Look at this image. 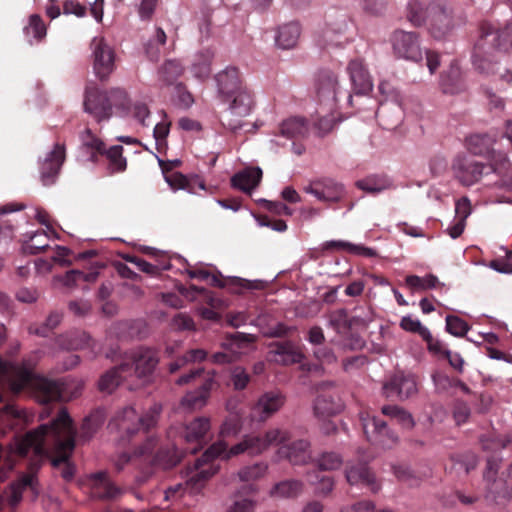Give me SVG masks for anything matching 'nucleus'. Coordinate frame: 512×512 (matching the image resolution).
<instances>
[{"label":"nucleus","instance_id":"f257e3e1","mask_svg":"<svg viewBox=\"0 0 512 512\" xmlns=\"http://www.w3.org/2000/svg\"><path fill=\"white\" fill-rule=\"evenodd\" d=\"M35 362L25 359L21 363H13L0 359V375L4 377L9 390L19 394L29 389L41 403L54 400L67 401L77 397L83 382L79 380L55 381L34 373Z\"/></svg>","mask_w":512,"mask_h":512},{"label":"nucleus","instance_id":"f03ea898","mask_svg":"<svg viewBox=\"0 0 512 512\" xmlns=\"http://www.w3.org/2000/svg\"><path fill=\"white\" fill-rule=\"evenodd\" d=\"M512 52V23L501 31H493L491 27L483 28L480 39L475 44L473 66L481 74H500V78L511 82L512 72L503 67L501 73L499 61L506 60Z\"/></svg>","mask_w":512,"mask_h":512},{"label":"nucleus","instance_id":"7ed1b4c3","mask_svg":"<svg viewBox=\"0 0 512 512\" xmlns=\"http://www.w3.org/2000/svg\"><path fill=\"white\" fill-rule=\"evenodd\" d=\"M245 452L247 453V449L244 440L230 449L227 448V444L223 441L212 444L202 457L195 461L193 467H189L185 471V490L190 494H195L204 487L206 481L218 470V467L212 463L214 459H229Z\"/></svg>","mask_w":512,"mask_h":512},{"label":"nucleus","instance_id":"20e7f679","mask_svg":"<svg viewBox=\"0 0 512 512\" xmlns=\"http://www.w3.org/2000/svg\"><path fill=\"white\" fill-rule=\"evenodd\" d=\"M161 413V405L154 404L142 416H139L133 407H125L117 412L109 422V429L123 441L130 439L140 431L154 427Z\"/></svg>","mask_w":512,"mask_h":512},{"label":"nucleus","instance_id":"39448f33","mask_svg":"<svg viewBox=\"0 0 512 512\" xmlns=\"http://www.w3.org/2000/svg\"><path fill=\"white\" fill-rule=\"evenodd\" d=\"M158 363V352L149 347H136L120 356V370L129 378L148 380Z\"/></svg>","mask_w":512,"mask_h":512},{"label":"nucleus","instance_id":"423d86ee","mask_svg":"<svg viewBox=\"0 0 512 512\" xmlns=\"http://www.w3.org/2000/svg\"><path fill=\"white\" fill-rule=\"evenodd\" d=\"M389 42L392 54L398 60L418 63L424 58L420 36L414 31L394 30L390 35Z\"/></svg>","mask_w":512,"mask_h":512},{"label":"nucleus","instance_id":"0eeeda50","mask_svg":"<svg viewBox=\"0 0 512 512\" xmlns=\"http://www.w3.org/2000/svg\"><path fill=\"white\" fill-rule=\"evenodd\" d=\"M428 11V30L431 36L437 40L446 38L461 24L444 0L429 3Z\"/></svg>","mask_w":512,"mask_h":512},{"label":"nucleus","instance_id":"6e6552de","mask_svg":"<svg viewBox=\"0 0 512 512\" xmlns=\"http://www.w3.org/2000/svg\"><path fill=\"white\" fill-rule=\"evenodd\" d=\"M226 103L227 111L223 118V124L231 131H237L243 127L242 119L248 116L254 106V100L247 88L240 89L229 99L222 100Z\"/></svg>","mask_w":512,"mask_h":512},{"label":"nucleus","instance_id":"1a4fd4ad","mask_svg":"<svg viewBox=\"0 0 512 512\" xmlns=\"http://www.w3.org/2000/svg\"><path fill=\"white\" fill-rule=\"evenodd\" d=\"M452 170L455 178L464 186H471L480 181L484 174L498 172L495 163L485 165L467 155H457L452 163Z\"/></svg>","mask_w":512,"mask_h":512},{"label":"nucleus","instance_id":"9d476101","mask_svg":"<svg viewBox=\"0 0 512 512\" xmlns=\"http://www.w3.org/2000/svg\"><path fill=\"white\" fill-rule=\"evenodd\" d=\"M111 97L121 115L135 120L142 126H147L146 120L150 117V109L142 100H131L127 92L121 88L111 89Z\"/></svg>","mask_w":512,"mask_h":512},{"label":"nucleus","instance_id":"9b49d317","mask_svg":"<svg viewBox=\"0 0 512 512\" xmlns=\"http://www.w3.org/2000/svg\"><path fill=\"white\" fill-rule=\"evenodd\" d=\"M93 70L96 76L107 79L115 68V52L104 37L96 36L91 41Z\"/></svg>","mask_w":512,"mask_h":512},{"label":"nucleus","instance_id":"f8f14e48","mask_svg":"<svg viewBox=\"0 0 512 512\" xmlns=\"http://www.w3.org/2000/svg\"><path fill=\"white\" fill-rule=\"evenodd\" d=\"M316 93L321 109L333 112L337 108L338 95L342 93L338 77L332 71H321L316 81Z\"/></svg>","mask_w":512,"mask_h":512},{"label":"nucleus","instance_id":"ddd939ff","mask_svg":"<svg viewBox=\"0 0 512 512\" xmlns=\"http://www.w3.org/2000/svg\"><path fill=\"white\" fill-rule=\"evenodd\" d=\"M256 340V336L253 334H246L242 332H236L227 336L225 341L222 343V347L227 352H217L212 355L211 359L216 364H226L235 361L243 354V348L253 343Z\"/></svg>","mask_w":512,"mask_h":512},{"label":"nucleus","instance_id":"4468645a","mask_svg":"<svg viewBox=\"0 0 512 512\" xmlns=\"http://www.w3.org/2000/svg\"><path fill=\"white\" fill-rule=\"evenodd\" d=\"M111 101H113L111 91L107 93L97 88L87 89L84 100L85 112L98 122L107 120L112 115Z\"/></svg>","mask_w":512,"mask_h":512},{"label":"nucleus","instance_id":"2eb2a0df","mask_svg":"<svg viewBox=\"0 0 512 512\" xmlns=\"http://www.w3.org/2000/svg\"><path fill=\"white\" fill-rule=\"evenodd\" d=\"M290 432L286 429L272 428L269 429L264 436H245L243 438L247 453L250 455H258L267 450L270 446L282 444L289 441Z\"/></svg>","mask_w":512,"mask_h":512},{"label":"nucleus","instance_id":"dca6fc26","mask_svg":"<svg viewBox=\"0 0 512 512\" xmlns=\"http://www.w3.org/2000/svg\"><path fill=\"white\" fill-rule=\"evenodd\" d=\"M362 425L367 439L382 447H391L398 442V436L387 424L376 417H362Z\"/></svg>","mask_w":512,"mask_h":512},{"label":"nucleus","instance_id":"f3484780","mask_svg":"<svg viewBox=\"0 0 512 512\" xmlns=\"http://www.w3.org/2000/svg\"><path fill=\"white\" fill-rule=\"evenodd\" d=\"M285 404V397L279 391L262 394L251 409L252 420L264 422L277 413Z\"/></svg>","mask_w":512,"mask_h":512},{"label":"nucleus","instance_id":"a211bd4d","mask_svg":"<svg viewBox=\"0 0 512 512\" xmlns=\"http://www.w3.org/2000/svg\"><path fill=\"white\" fill-rule=\"evenodd\" d=\"M418 391L415 376L412 374L397 373L390 381L383 385L386 397L396 395L400 400L414 396Z\"/></svg>","mask_w":512,"mask_h":512},{"label":"nucleus","instance_id":"6ab92c4d","mask_svg":"<svg viewBox=\"0 0 512 512\" xmlns=\"http://www.w3.org/2000/svg\"><path fill=\"white\" fill-rule=\"evenodd\" d=\"M303 189L322 202H338L345 195L343 185L332 179L313 181Z\"/></svg>","mask_w":512,"mask_h":512},{"label":"nucleus","instance_id":"aec40b11","mask_svg":"<svg viewBox=\"0 0 512 512\" xmlns=\"http://www.w3.org/2000/svg\"><path fill=\"white\" fill-rule=\"evenodd\" d=\"M346 71L349 75L352 88L356 94H367L372 91V77L362 59L350 60Z\"/></svg>","mask_w":512,"mask_h":512},{"label":"nucleus","instance_id":"412c9836","mask_svg":"<svg viewBox=\"0 0 512 512\" xmlns=\"http://www.w3.org/2000/svg\"><path fill=\"white\" fill-rule=\"evenodd\" d=\"M215 82L217 86V93L222 100L231 98L240 89L246 88L243 86L239 71L235 67H226L215 75Z\"/></svg>","mask_w":512,"mask_h":512},{"label":"nucleus","instance_id":"4be33fe9","mask_svg":"<svg viewBox=\"0 0 512 512\" xmlns=\"http://www.w3.org/2000/svg\"><path fill=\"white\" fill-rule=\"evenodd\" d=\"M279 444L278 456L287 459L293 465L306 464L311 460L310 444L306 440H297L290 444Z\"/></svg>","mask_w":512,"mask_h":512},{"label":"nucleus","instance_id":"5701e85b","mask_svg":"<svg viewBox=\"0 0 512 512\" xmlns=\"http://www.w3.org/2000/svg\"><path fill=\"white\" fill-rule=\"evenodd\" d=\"M64 160L65 146L57 143L41 165V180L44 185L51 184L54 181V177L59 173Z\"/></svg>","mask_w":512,"mask_h":512},{"label":"nucleus","instance_id":"b1692460","mask_svg":"<svg viewBox=\"0 0 512 512\" xmlns=\"http://www.w3.org/2000/svg\"><path fill=\"white\" fill-rule=\"evenodd\" d=\"M214 382V374L208 375L198 390L188 392L182 398V407L188 410H197L204 407L207 403V399L214 385Z\"/></svg>","mask_w":512,"mask_h":512},{"label":"nucleus","instance_id":"393cba45","mask_svg":"<svg viewBox=\"0 0 512 512\" xmlns=\"http://www.w3.org/2000/svg\"><path fill=\"white\" fill-rule=\"evenodd\" d=\"M346 480L351 485L367 486L372 492H377L380 485L377 483L374 474L365 464L350 466L346 470Z\"/></svg>","mask_w":512,"mask_h":512},{"label":"nucleus","instance_id":"a878e982","mask_svg":"<svg viewBox=\"0 0 512 512\" xmlns=\"http://www.w3.org/2000/svg\"><path fill=\"white\" fill-rule=\"evenodd\" d=\"M262 170L259 167L246 168L231 178V184L243 192L250 193L260 183Z\"/></svg>","mask_w":512,"mask_h":512},{"label":"nucleus","instance_id":"bb28decb","mask_svg":"<svg viewBox=\"0 0 512 512\" xmlns=\"http://www.w3.org/2000/svg\"><path fill=\"white\" fill-rule=\"evenodd\" d=\"M343 409V403L336 394H320L314 402V413L319 418L333 416Z\"/></svg>","mask_w":512,"mask_h":512},{"label":"nucleus","instance_id":"cd10ccee","mask_svg":"<svg viewBox=\"0 0 512 512\" xmlns=\"http://www.w3.org/2000/svg\"><path fill=\"white\" fill-rule=\"evenodd\" d=\"M301 28L297 22H290L280 26L275 36L276 45L281 49H291L296 46L300 38Z\"/></svg>","mask_w":512,"mask_h":512},{"label":"nucleus","instance_id":"c85d7f7f","mask_svg":"<svg viewBox=\"0 0 512 512\" xmlns=\"http://www.w3.org/2000/svg\"><path fill=\"white\" fill-rule=\"evenodd\" d=\"M432 379L435 389L439 393L455 394L457 390L465 394L470 393L469 387L458 378H451L443 373H435Z\"/></svg>","mask_w":512,"mask_h":512},{"label":"nucleus","instance_id":"c756f323","mask_svg":"<svg viewBox=\"0 0 512 512\" xmlns=\"http://www.w3.org/2000/svg\"><path fill=\"white\" fill-rule=\"evenodd\" d=\"M441 85L445 93L455 94L465 88L461 69L457 62L450 65L449 70L442 76Z\"/></svg>","mask_w":512,"mask_h":512},{"label":"nucleus","instance_id":"7c9ffc66","mask_svg":"<svg viewBox=\"0 0 512 512\" xmlns=\"http://www.w3.org/2000/svg\"><path fill=\"white\" fill-rule=\"evenodd\" d=\"M495 139L488 134H474L466 139V147L469 152L479 156H489L493 153Z\"/></svg>","mask_w":512,"mask_h":512},{"label":"nucleus","instance_id":"2f4dec72","mask_svg":"<svg viewBox=\"0 0 512 512\" xmlns=\"http://www.w3.org/2000/svg\"><path fill=\"white\" fill-rule=\"evenodd\" d=\"M94 481L95 494L102 499H114L122 491L107 478L106 472H98L92 476Z\"/></svg>","mask_w":512,"mask_h":512},{"label":"nucleus","instance_id":"473e14b6","mask_svg":"<svg viewBox=\"0 0 512 512\" xmlns=\"http://www.w3.org/2000/svg\"><path fill=\"white\" fill-rule=\"evenodd\" d=\"M209 429V418L198 417L184 427L183 436L187 442H198L204 438Z\"/></svg>","mask_w":512,"mask_h":512},{"label":"nucleus","instance_id":"72a5a7b5","mask_svg":"<svg viewBox=\"0 0 512 512\" xmlns=\"http://www.w3.org/2000/svg\"><path fill=\"white\" fill-rule=\"evenodd\" d=\"M428 9L429 4L427 5L426 0H409L406 17L412 25L419 27L427 22Z\"/></svg>","mask_w":512,"mask_h":512},{"label":"nucleus","instance_id":"f704fd0d","mask_svg":"<svg viewBox=\"0 0 512 512\" xmlns=\"http://www.w3.org/2000/svg\"><path fill=\"white\" fill-rule=\"evenodd\" d=\"M281 135L289 139L304 137L308 132V125L304 118L291 117L282 122Z\"/></svg>","mask_w":512,"mask_h":512},{"label":"nucleus","instance_id":"c9c22d12","mask_svg":"<svg viewBox=\"0 0 512 512\" xmlns=\"http://www.w3.org/2000/svg\"><path fill=\"white\" fill-rule=\"evenodd\" d=\"M130 379L120 370V363L103 374L98 382L100 391L111 393L122 381Z\"/></svg>","mask_w":512,"mask_h":512},{"label":"nucleus","instance_id":"e433bc0d","mask_svg":"<svg viewBox=\"0 0 512 512\" xmlns=\"http://www.w3.org/2000/svg\"><path fill=\"white\" fill-rule=\"evenodd\" d=\"M322 248L324 250L327 249H337V250H345L351 254L361 255L366 257H374L376 252L374 249L365 247L363 245H356L343 240H331L326 241L322 244Z\"/></svg>","mask_w":512,"mask_h":512},{"label":"nucleus","instance_id":"4c0bfd02","mask_svg":"<svg viewBox=\"0 0 512 512\" xmlns=\"http://www.w3.org/2000/svg\"><path fill=\"white\" fill-rule=\"evenodd\" d=\"M274 354L276 356L274 361L282 365L300 363L304 357L302 352L290 342L279 345Z\"/></svg>","mask_w":512,"mask_h":512},{"label":"nucleus","instance_id":"58836bf2","mask_svg":"<svg viewBox=\"0 0 512 512\" xmlns=\"http://www.w3.org/2000/svg\"><path fill=\"white\" fill-rule=\"evenodd\" d=\"M400 327L407 332L419 334V336L428 343L429 347H432V334L419 319L413 318L412 316H404L400 321Z\"/></svg>","mask_w":512,"mask_h":512},{"label":"nucleus","instance_id":"ea45409f","mask_svg":"<svg viewBox=\"0 0 512 512\" xmlns=\"http://www.w3.org/2000/svg\"><path fill=\"white\" fill-rule=\"evenodd\" d=\"M212 58L213 54L209 50L200 52L195 56L191 70L196 78L206 79L210 75Z\"/></svg>","mask_w":512,"mask_h":512},{"label":"nucleus","instance_id":"a19ab883","mask_svg":"<svg viewBox=\"0 0 512 512\" xmlns=\"http://www.w3.org/2000/svg\"><path fill=\"white\" fill-rule=\"evenodd\" d=\"M123 147L121 145H114L108 150H103L108 159V169L111 173L122 172L126 169L127 162L122 155Z\"/></svg>","mask_w":512,"mask_h":512},{"label":"nucleus","instance_id":"79ce46f5","mask_svg":"<svg viewBox=\"0 0 512 512\" xmlns=\"http://www.w3.org/2000/svg\"><path fill=\"white\" fill-rule=\"evenodd\" d=\"M302 491V483L297 480L282 481L274 486L271 495L277 498H293Z\"/></svg>","mask_w":512,"mask_h":512},{"label":"nucleus","instance_id":"37998d69","mask_svg":"<svg viewBox=\"0 0 512 512\" xmlns=\"http://www.w3.org/2000/svg\"><path fill=\"white\" fill-rule=\"evenodd\" d=\"M183 73V67L180 62L176 60L166 61L159 70V80L165 84H173Z\"/></svg>","mask_w":512,"mask_h":512},{"label":"nucleus","instance_id":"c03bdc74","mask_svg":"<svg viewBox=\"0 0 512 512\" xmlns=\"http://www.w3.org/2000/svg\"><path fill=\"white\" fill-rule=\"evenodd\" d=\"M342 464L343 458L336 452H323L316 459L317 467L323 471L337 470Z\"/></svg>","mask_w":512,"mask_h":512},{"label":"nucleus","instance_id":"a18cd8bd","mask_svg":"<svg viewBox=\"0 0 512 512\" xmlns=\"http://www.w3.org/2000/svg\"><path fill=\"white\" fill-rule=\"evenodd\" d=\"M498 462L494 459H488L487 460V466L486 470L484 472V480L487 482V484L491 487H489L491 493H497L501 494L503 483L500 480H496L495 476L498 470Z\"/></svg>","mask_w":512,"mask_h":512},{"label":"nucleus","instance_id":"49530a36","mask_svg":"<svg viewBox=\"0 0 512 512\" xmlns=\"http://www.w3.org/2000/svg\"><path fill=\"white\" fill-rule=\"evenodd\" d=\"M373 320L374 315L370 309H360L349 319L348 327L351 330L363 331L368 328Z\"/></svg>","mask_w":512,"mask_h":512},{"label":"nucleus","instance_id":"de8ad7c7","mask_svg":"<svg viewBox=\"0 0 512 512\" xmlns=\"http://www.w3.org/2000/svg\"><path fill=\"white\" fill-rule=\"evenodd\" d=\"M379 91L386 97L384 102L380 105L378 114L388 110L390 108L389 106H395L397 109H400L399 94L392 89L388 82H381L379 84Z\"/></svg>","mask_w":512,"mask_h":512},{"label":"nucleus","instance_id":"09e8293b","mask_svg":"<svg viewBox=\"0 0 512 512\" xmlns=\"http://www.w3.org/2000/svg\"><path fill=\"white\" fill-rule=\"evenodd\" d=\"M267 465L263 462L255 463L251 466H246L238 472L239 479L243 482L254 481L265 475Z\"/></svg>","mask_w":512,"mask_h":512},{"label":"nucleus","instance_id":"8fccbe9b","mask_svg":"<svg viewBox=\"0 0 512 512\" xmlns=\"http://www.w3.org/2000/svg\"><path fill=\"white\" fill-rule=\"evenodd\" d=\"M438 282V278L433 274H429L424 277H419L417 275H409L406 277V284L414 289L425 290L435 288Z\"/></svg>","mask_w":512,"mask_h":512},{"label":"nucleus","instance_id":"3c124183","mask_svg":"<svg viewBox=\"0 0 512 512\" xmlns=\"http://www.w3.org/2000/svg\"><path fill=\"white\" fill-rule=\"evenodd\" d=\"M446 331L455 337H463L470 329L467 322L455 315L446 316Z\"/></svg>","mask_w":512,"mask_h":512},{"label":"nucleus","instance_id":"603ef678","mask_svg":"<svg viewBox=\"0 0 512 512\" xmlns=\"http://www.w3.org/2000/svg\"><path fill=\"white\" fill-rule=\"evenodd\" d=\"M27 37L30 35L37 40H41L46 35V27L39 15L33 14L29 18L28 25L24 28Z\"/></svg>","mask_w":512,"mask_h":512},{"label":"nucleus","instance_id":"864d4df0","mask_svg":"<svg viewBox=\"0 0 512 512\" xmlns=\"http://www.w3.org/2000/svg\"><path fill=\"white\" fill-rule=\"evenodd\" d=\"M49 246L48 236L45 232H36L31 236L25 245V251L31 254H37Z\"/></svg>","mask_w":512,"mask_h":512},{"label":"nucleus","instance_id":"5fc2aeb1","mask_svg":"<svg viewBox=\"0 0 512 512\" xmlns=\"http://www.w3.org/2000/svg\"><path fill=\"white\" fill-rule=\"evenodd\" d=\"M231 381L235 390H243L250 381V376L243 367H234L231 371Z\"/></svg>","mask_w":512,"mask_h":512},{"label":"nucleus","instance_id":"6e6d98bb","mask_svg":"<svg viewBox=\"0 0 512 512\" xmlns=\"http://www.w3.org/2000/svg\"><path fill=\"white\" fill-rule=\"evenodd\" d=\"M346 311L343 309L331 312L328 316V323L337 332H342L348 326Z\"/></svg>","mask_w":512,"mask_h":512},{"label":"nucleus","instance_id":"4d7b16f0","mask_svg":"<svg viewBox=\"0 0 512 512\" xmlns=\"http://www.w3.org/2000/svg\"><path fill=\"white\" fill-rule=\"evenodd\" d=\"M357 186L370 193H379L389 187L386 181H376L374 178H367L357 182Z\"/></svg>","mask_w":512,"mask_h":512},{"label":"nucleus","instance_id":"13d9d810","mask_svg":"<svg viewBox=\"0 0 512 512\" xmlns=\"http://www.w3.org/2000/svg\"><path fill=\"white\" fill-rule=\"evenodd\" d=\"M171 326L175 330H195V324L193 319L184 313L175 315L171 321Z\"/></svg>","mask_w":512,"mask_h":512},{"label":"nucleus","instance_id":"bf43d9fd","mask_svg":"<svg viewBox=\"0 0 512 512\" xmlns=\"http://www.w3.org/2000/svg\"><path fill=\"white\" fill-rule=\"evenodd\" d=\"M83 146L96 150L99 153L103 152L104 143L98 139L90 129H85L81 135Z\"/></svg>","mask_w":512,"mask_h":512},{"label":"nucleus","instance_id":"052dcab7","mask_svg":"<svg viewBox=\"0 0 512 512\" xmlns=\"http://www.w3.org/2000/svg\"><path fill=\"white\" fill-rule=\"evenodd\" d=\"M471 414L469 406L461 401H457L453 408V418L457 425L467 422Z\"/></svg>","mask_w":512,"mask_h":512},{"label":"nucleus","instance_id":"680f3d73","mask_svg":"<svg viewBox=\"0 0 512 512\" xmlns=\"http://www.w3.org/2000/svg\"><path fill=\"white\" fill-rule=\"evenodd\" d=\"M164 178L169 187L174 190H183L184 185L186 183L187 176L179 173V172H172V173H166L164 172Z\"/></svg>","mask_w":512,"mask_h":512},{"label":"nucleus","instance_id":"e2e57ef3","mask_svg":"<svg viewBox=\"0 0 512 512\" xmlns=\"http://www.w3.org/2000/svg\"><path fill=\"white\" fill-rule=\"evenodd\" d=\"M361 6L368 15L377 16L383 13L385 2L384 0H361Z\"/></svg>","mask_w":512,"mask_h":512},{"label":"nucleus","instance_id":"0e129e2a","mask_svg":"<svg viewBox=\"0 0 512 512\" xmlns=\"http://www.w3.org/2000/svg\"><path fill=\"white\" fill-rule=\"evenodd\" d=\"M126 260L134 264L139 270H141L144 273L155 275L159 271V268L157 266L137 256H129L126 258Z\"/></svg>","mask_w":512,"mask_h":512},{"label":"nucleus","instance_id":"69168bd1","mask_svg":"<svg viewBox=\"0 0 512 512\" xmlns=\"http://www.w3.org/2000/svg\"><path fill=\"white\" fill-rule=\"evenodd\" d=\"M471 212V203L467 197H463L456 202L455 213L457 219H463L466 222V219L470 216Z\"/></svg>","mask_w":512,"mask_h":512},{"label":"nucleus","instance_id":"338daca9","mask_svg":"<svg viewBox=\"0 0 512 512\" xmlns=\"http://www.w3.org/2000/svg\"><path fill=\"white\" fill-rule=\"evenodd\" d=\"M256 503L251 499H241L237 500L230 506L227 512H253L255 509Z\"/></svg>","mask_w":512,"mask_h":512},{"label":"nucleus","instance_id":"774afa93","mask_svg":"<svg viewBox=\"0 0 512 512\" xmlns=\"http://www.w3.org/2000/svg\"><path fill=\"white\" fill-rule=\"evenodd\" d=\"M374 508L375 506L371 501H360L342 508L341 512H373Z\"/></svg>","mask_w":512,"mask_h":512}]
</instances>
